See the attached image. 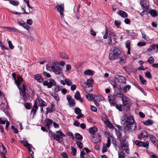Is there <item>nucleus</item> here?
<instances>
[{"label":"nucleus","instance_id":"15","mask_svg":"<svg viewBox=\"0 0 158 158\" xmlns=\"http://www.w3.org/2000/svg\"><path fill=\"white\" fill-rule=\"evenodd\" d=\"M122 100L123 102V106H125L126 104H128L129 102V99L126 96H122Z\"/></svg>","mask_w":158,"mask_h":158},{"label":"nucleus","instance_id":"50","mask_svg":"<svg viewBox=\"0 0 158 158\" xmlns=\"http://www.w3.org/2000/svg\"><path fill=\"white\" fill-rule=\"evenodd\" d=\"M75 112L77 114H79L81 113V110L78 107H76L75 109Z\"/></svg>","mask_w":158,"mask_h":158},{"label":"nucleus","instance_id":"21","mask_svg":"<svg viewBox=\"0 0 158 158\" xmlns=\"http://www.w3.org/2000/svg\"><path fill=\"white\" fill-rule=\"evenodd\" d=\"M74 97L76 99L79 100L81 102H83V100L80 97V94L79 91H77L76 92Z\"/></svg>","mask_w":158,"mask_h":158},{"label":"nucleus","instance_id":"43","mask_svg":"<svg viewBox=\"0 0 158 158\" xmlns=\"http://www.w3.org/2000/svg\"><path fill=\"white\" fill-rule=\"evenodd\" d=\"M76 144L77 146L80 148H82L83 147V144L82 142L80 141H77L76 142Z\"/></svg>","mask_w":158,"mask_h":158},{"label":"nucleus","instance_id":"10","mask_svg":"<svg viewBox=\"0 0 158 158\" xmlns=\"http://www.w3.org/2000/svg\"><path fill=\"white\" fill-rule=\"evenodd\" d=\"M35 102L37 105H38L39 106L41 107H43L46 106V102L39 98H37Z\"/></svg>","mask_w":158,"mask_h":158},{"label":"nucleus","instance_id":"1","mask_svg":"<svg viewBox=\"0 0 158 158\" xmlns=\"http://www.w3.org/2000/svg\"><path fill=\"white\" fill-rule=\"evenodd\" d=\"M121 120L125 132H132L136 129V126L132 116L123 115L122 117Z\"/></svg>","mask_w":158,"mask_h":158},{"label":"nucleus","instance_id":"34","mask_svg":"<svg viewBox=\"0 0 158 158\" xmlns=\"http://www.w3.org/2000/svg\"><path fill=\"white\" fill-rule=\"evenodd\" d=\"M126 60L125 56H123L119 58V62L121 64H123L125 63Z\"/></svg>","mask_w":158,"mask_h":158},{"label":"nucleus","instance_id":"61","mask_svg":"<svg viewBox=\"0 0 158 158\" xmlns=\"http://www.w3.org/2000/svg\"><path fill=\"white\" fill-rule=\"evenodd\" d=\"M91 110L94 112H96L97 111V108L94 106L91 105L90 106Z\"/></svg>","mask_w":158,"mask_h":158},{"label":"nucleus","instance_id":"46","mask_svg":"<svg viewBox=\"0 0 158 158\" xmlns=\"http://www.w3.org/2000/svg\"><path fill=\"white\" fill-rule=\"evenodd\" d=\"M109 34V30L107 29H106L105 33L104 35L103 36V38L104 39H106L108 36Z\"/></svg>","mask_w":158,"mask_h":158},{"label":"nucleus","instance_id":"54","mask_svg":"<svg viewBox=\"0 0 158 158\" xmlns=\"http://www.w3.org/2000/svg\"><path fill=\"white\" fill-rule=\"evenodd\" d=\"M61 87L59 86H57L55 87V91L56 92H57L60 90Z\"/></svg>","mask_w":158,"mask_h":158},{"label":"nucleus","instance_id":"40","mask_svg":"<svg viewBox=\"0 0 158 158\" xmlns=\"http://www.w3.org/2000/svg\"><path fill=\"white\" fill-rule=\"evenodd\" d=\"M66 84L68 86L70 85L72 83V81L69 79H66L64 80Z\"/></svg>","mask_w":158,"mask_h":158},{"label":"nucleus","instance_id":"2","mask_svg":"<svg viewBox=\"0 0 158 158\" xmlns=\"http://www.w3.org/2000/svg\"><path fill=\"white\" fill-rule=\"evenodd\" d=\"M12 76L13 77L15 82L16 83L17 86L20 90V94L23 96H25L26 88L25 86L22 83L23 82V79L20 76H18L17 80H16V74L15 73H13L12 74Z\"/></svg>","mask_w":158,"mask_h":158},{"label":"nucleus","instance_id":"63","mask_svg":"<svg viewBox=\"0 0 158 158\" xmlns=\"http://www.w3.org/2000/svg\"><path fill=\"white\" fill-rule=\"evenodd\" d=\"M130 42H129L128 41H127V42H126V43L125 44V45H126V47L127 48V49L131 48L130 47Z\"/></svg>","mask_w":158,"mask_h":158},{"label":"nucleus","instance_id":"20","mask_svg":"<svg viewBox=\"0 0 158 158\" xmlns=\"http://www.w3.org/2000/svg\"><path fill=\"white\" fill-rule=\"evenodd\" d=\"M149 137H150V139L152 141L153 143L155 145H157L158 143L157 139L155 137L153 136L152 135H149Z\"/></svg>","mask_w":158,"mask_h":158},{"label":"nucleus","instance_id":"48","mask_svg":"<svg viewBox=\"0 0 158 158\" xmlns=\"http://www.w3.org/2000/svg\"><path fill=\"white\" fill-rule=\"evenodd\" d=\"M145 76L148 78L151 79L152 78V76L150 72H147L145 73Z\"/></svg>","mask_w":158,"mask_h":158},{"label":"nucleus","instance_id":"5","mask_svg":"<svg viewBox=\"0 0 158 158\" xmlns=\"http://www.w3.org/2000/svg\"><path fill=\"white\" fill-rule=\"evenodd\" d=\"M58 63L56 61H53L51 64V69L52 71L56 75H60L62 73V70L60 67L57 66Z\"/></svg>","mask_w":158,"mask_h":158},{"label":"nucleus","instance_id":"38","mask_svg":"<svg viewBox=\"0 0 158 158\" xmlns=\"http://www.w3.org/2000/svg\"><path fill=\"white\" fill-rule=\"evenodd\" d=\"M156 48V45L153 44L150 45V47L148 48V51L149 52H151Z\"/></svg>","mask_w":158,"mask_h":158},{"label":"nucleus","instance_id":"4","mask_svg":"<svg viewBox=\"0 0 158 158\" xmlns=\"http://www.w3.org/2000/svg\"><path fill=\"white\" fill-rule=\"evenodd\" d=\"M109 59L111 60L117 59L119 55L121 53V51L118 48H112L109 51Z\"/></svg>","mask_w":158,"mask_h":158},{"label":"nucleus","instance_id":"16","mask_svg":"<svg viewBox=\"0 0 158 158\" xmlns=\"http://www.w3.org/2000/svg\"><path fill=\"white\" fill-rule=\"evenodd\" d=\"M52 121L51 119L47 118L45 120V126H46L49 130L50 126L52 124Z\"/></svg>","mask_w":158,"mask_h":158},{"label":"nucleus","instance_id":"29","mask_svg":"<svg viewBox=\"0 0 158 158\" xmlns=\"http://www.w3.org/2000/svg\"><path fill=\"white\" fill-rule=\"evenodd\" d=\"M84 74L85 75L92 76L94 74L93 71L90 70H87L84 72Z\"/></svg>","mask_w":158,"mask_h":158},{"label":"nucleus","instance_id":"26","mask_svg":"<svg viewBox=\"0 0 158 158\" xmlns=\"http://www.w3.org/2000/svg\"><path fill=\"white\" fill-rule=\"evenodd\" d=\"M86 97L87 99L89 100H95V95L93 94H88L86 95Z\"/></svg>","mask_w":158,"mask_h":158},{"label":"nucleus","instance_id":"58","mask_svg":"<svg viewBox=\"0 0 158 158\" xmlns=\"http://www.w3.org/2000/svg\"><path fill=\"white\" fill-rule=\"evenodd\" d=\"M61 155L63 158H68V157L67 154L66 153H61Z\"/></svg>","mask_w":158,"mask_h":158},{"label":"nucleus","instance_id":"41","mask_svg":"<svg viewBox=\"0 0 158 158\" xmlns=\"http://www.w3.org/2000/svg\"><path fill=\"white\" fill-rule=\"evenodd\" d=\"M154 61L155 59L153 57L151 56L149 58L148 62H149L150 64H152L154 62Z\"/></svg>","mask_w":158,"mask_h":158},{"label":"nucleus","instance_id":"47","mask_svg":"<svg viewBox=\"0 0 158 158\" xmlns=\"http://www.w3.org/2000/svg\"><path fill=\"white\" fill-rule=\"evenodd\" d=\"M146 43L143 42H139L137 44L138 46H143L146 45Z\"/></svg>","mask_w":158,"mask_h":158},{"label":"nucleus","instance_id":"17","mask_svg":"<svg viewBox=\"0 0 158 158\" xmlns=\"http://www.w3.org/2000/svg\"><path fill=\"white\" fill-rule=\"evenodd\" d=\"M18 24L21 26H22L23 28L28 30L30 27L27 26L25 23H24L23 20H21V21H19Z\"/></svg>","mask_w":158,"mask_h":158},{"label":"nucleus","instance_id":"9","mask_svg":"<svg viewBox=\"0 0 158 158\" xmlns=\"http://www.w3.org/2000/svg\"><path fill=\"white\" fill-rule=\"evenodd\" d=\"M149 135L148 133L145 130H143L140 134L138 135V138L139 140L142 139V138H148L149 137Z\"/></svg>","mask_w":158,"mask_h":158},{"label":"nucleus","instance_id":"53","mask_svg":"<svg viewBox=\"0 0 158 158\" xmlns=\"http://www.w3.org/2000/svg\"><path fill=\"white\" fill-rule=\"evenodd\" d=\"M114 24L117 27H118L121 24V22L120 20H115Z\"/></svg>","mask_w":158,"mask_h":158},{"label":"nucleus","instance_id":"37","mask_svg":"<svg viewBox=\"0 0 158 158\" xmlns=\"http://www.w3.org/2000/svg\"><path fill=\"white\" fill-rule=\"evenodd\" d=\"M9 1L10 3L12 4V5L15 6H18L19 4V2L18 1H15L14 0H9Z\"/></svg>","mask_w":158,"mask_h":158},{"label":"nucleus","instance_id":"44","mask_svg":"<svg viewBox=\"0 0 158 158\" xmlns=\"http://www.w3.org/2000/svg\"><path fill=\"white\" fill-rule=\"evenodd\" d=\"M71 149L72 150V151L71 152L72 155L75 156L76 155V153L77 152V150L76 149L73 147H71Z\"/></svg>","mask_w":158,"mask_h":158},{"label":"nucleus","instance_id":"8","mask_svg":"<svg viewBox=\"0 0 158 158\" xmlns=\"http://www.w3.org/2000/svg\"><path fill=\"white\" fill-rule=\"evenodd\" d=\"M135 144L140 147H143L148 149L149 146V142L148 141H146L144 142L143 141L136 140L135 141Z\"/></svg>","mask_w":158,"mask_h":158},{"label":"nucleus","instance_id":"62","mask_svg":"<svg viewBox=\"0 0 158 158\" xmlns=\"http://www.w3.org/2000/svg\"><path fill=\"white\" fill-rule=\"evenodd\" d=\"M90 34L91 35L94 36H95L96 35V32L94 31L93 29H91L90 31Z\"/></svg>","mask_w":158,"mask_h":158},{"label":"nucleus","instance_id":"51","mask_svg":"<svg viewBox=\"0 0 158 158\" xmlns=\"http://www.w3.org/2000/svg\"><path fill=\"white\" fill-rule=\"evenodd\" d=\"M60 55L62 58L67 59L68 57V56L64 53L63 52L60 53Z\"/></svg>","mask_w":158,"mask_h":158},{"label":"nucleus","instance_id":"31","mask_svg":"<svg viewBox=\"0 0 158 158\" xmlns=\"http://www.w3.org/2000/svg\"><path fill=\"white\" fill-rule=\"evenodd\" d=\"M51 95L57 102H59L60 99L58 95L57 94L55 93H53L51 94Z\"/></svg>","mask_w":158,"mask_h":158},{"label":"nucleus","instance_id":"55","mask_svg":"<svg viewBox=\"0 0 158 158\" xmlns=\"http://www.w3.org/2000/svg\"><path fill=\"white\" fill-rule=\"evenodd\" d=\"M25 107L27 109H30V104L29 103H26L24 105Z\"/></svg>","mask_w":158,"mask_h":158},{"label":"nucleus","instance_id":"45","mask_svg":"<svg viewBox=\"0 0 158 158\" xmlns=\"http://www.w3.org/2000/svg\"><path fill=\"white\" fill-rule=\"evenodd\" d=\"M102 119L105 123H107L109 122L107 117L106 115L104 116L103 117H102Z\"/></svg>","mask_w":158,"mask_h":158},{"label":"nucleus","instance_id":"7","mask_svg":"<svg viewBox=\"0 0 158 158\" xmlns=\"http://www.w3.org/2000/svg\"><path fill=\"white\" fill-rule=\"evenodd\" d=\"M56 84L55 81L51 78L49 79V82L47 81H45L43 83V85L44 86H47L49 88H51L52 86H56Z\"/></svg>","mask_w":158,"mask_h":158},{"label":"nucleus","instance_id":"3","mask_svg":"<svg viewBox=\"0 0 158 158\" xmlns=\"http://www.w3.org/2000/svg\"><path fill=\"white\" fill-rule=\"evenodd\" d=\"M49 135L51 137L60 143L63 141V138L65 136L61 130L57 131L56 133L53 132L52 131L49 130Z\"/></svg>","mask_w":158,"mask_h":158},{"label":"nucleus","instance_id":"23","mask_svg":"<svg viewBox=\"0 0 158 158\" xmlns=\"http://www.w3.org/2000/svg\"><path fill=\"white\" fill-rule=\"evenodd\" d=\"M98 131L97 128L95 127H90L89 130V132L93 135H94Z\"/></svg>","mask_w":158,"mask_h":158},{"label":"nucleus","instance_id":"60","mask_svg":"<svg viewBox=\"0 0 158 158\" xmlns=\"http://www.w3.org/2000/svg\"><path fill=\"white\" fill-rule=\"evenodd\" d=\"M85 155V153L84 151H81L80 155V158H85L84 157V155Z\"/></svg>","mask_w":158,"mask_h":158},{"label":"nucleus","instance_id":"13","mask_svg":"<svg viewBox=\"0 0 158 158\" xmlns=\"http://www.w3.org/2000/svg\"><path fill=\"white\" fill-rule=\"evenodd\" d=\"M126 33L128 36H131L133 39H135L137 36V35L133 31L130 32L128 30H125Z\"/></svg>","mask_w":158,"mask_h":158},{"label":"nucleus","instance_id":"30","mask_svg":"<svg viewBox=\"0 0 158 158\" xmlns=\"http://www.w3.org/2000/svg\"><path fill=\"white\" fill-rule=\"evenodd\" d=\"M154 123V122L151 120L148 119L145 122L143 123L146 126H149L152 125Z\"/></svg>","mask_w":158,"mask_h":158},{"label":"nucleus","instance_id":"42","mask_svg":"<svg viewBox=\"0 0 158 158\" xmlns=\"http://www.w3.org/2000/svg\"><path fill=\"white\" fill-rule=\"evenodd\" d=\"M82 138V136L79 133H77L75 135V138L78 140H81Z\"/></svg>","mask_w":158,"mask_h":158},{"label":"nucleus","instance_id":"28","mask_svg":"<svg viewBox=\"0 0 158 158\" xmlns=\"http://www.w3.org/2000/svg\"><path fill=\"white\" fill-rule=\"evenodd\" d=\"M119 15L122 17L125 18L127 17V13L124 11L120 10L119 12Z\"/></svg>","mask_w":158,"mask_h":158},{"label":"nucleus","instance_id":"6","mask_svg":"<svg viewBox=\"0 0 158 158\" xmlns=\"http://www.w3.org/2000/svg\"><path fill=\"white\" fill-rule=\"evenodd\" d=\"M57 11L60 13V16L62 19L64 17V3H61L60 4L57 5L55 8Z\"/></svg>","mask_w":158,"mask_h":158},{"label":"nucleus","instance_id":"57","mask_svg":"<svg viewBox=\"0 0 158 158\" xmlns=\"http://www.w3.org/2000/svg\"><path fill=\"white\" fill-rule=\"evenodd\" d=\"M43 74L47 77L49 78L51 77V75L49 73H47V72L44 71L43 72Z\"/></svg>","mask_w":158,"mask_h":158},{"label":"nucleus","instance_id":"14","mask_svg":"<svg viewBox=\"0 0 158 158\" xmlns=\"http://www.w3.org/2000/svg\"><path fill=\"white\" fill-rule=\"evenodd\" d=\"M115 78L118 79L119 81H121L123 84H126V80L125 77L120 75H117L115 76Z\"/></svg>","mask_w":158,"mask_h":158},{"label":"nucleus","instance_id":"33","mask_svg":"<svg viewBox=\"0 0 158 158\" xmlns=\"http://www.w3.org/2000/svg\"><path fill=\"white\" fill-rule=\"evenodd\" d=\"M95 100L100 102V101L104 100V98L102 97L98 96L96 95H95Z\"/></svg>","mask_w":158,"mask_h":158},{"label":"nucleus","instance_id":"12","mask_svg":"<svg viewBox=\"0 0 158 158\" xmlns=\"http://www.w3.org/2000/svg\"><path fill=\"white\" fill-rule=\"evenodd\" d=\"M67 99L68 101L69 105L71 106H74L76 103L75 100L72 98L71 96L68 95L67 96Z\"/></svg>","mask_w":158,"mask_h":158},{"label":"nucleus","instance_id":"25","mask_svg":"<svg viewBox=\"0 0 158 158\" xmlns=\"http://www.w3.org/2000/svg\"><path fill=\"white\" fill-rule=\"evenodd\" d=\"M84 90L86 93H89L92 91L93 90L92 86L85 87L84 88Z\"/></svg>","mask_w":158,"mask_h":158},{"label":"nucleus","instance_id":"49","mask_svg":"<svg viewBox=\"0 0 158 158\" xmlns=\"http://www.w3.org/2000/svg\"><path fill=\"white\" fill-rule=\"evenodd\" d=\"M54 110H53L52 108H47L46 114H47L48 113L52 112Z\"/></svg>","mask_w":158,"mask_h":158},{"label":"nucleus","instance_id":"56","mask_svg":"<svg viewBox=\"0 0 158 158\" xmlns=\"http://www.w3.org/2000/svg\"><path fill=\"white\" fill-rule=\"evenodd\" d=\"M8 44L10 48L11 49H13L14 48V46L12 44L11 41H8Z\"/></svg>","mask_w":158,"mask_h":158},{"label":"nucleus","instance_id":"19","mask_svg":"<svg viewBox=\"0 0 158 158\" xmlns=\"http://www.w3.org/2000/svg\"><path fill=\"white\" fill-rule=\"evenodd\" d=\"M118 139L120 144L124 143L125 142H127L126 140V137L125 136H122L121 135H120L118 137Z\"/></svg>","mask_w":158,"mask_h":158},{"label":"nucleus","instance_id":"24","mask_svg":"<svg viewBox=\"0 0 158 158\" xmlns=\"http://www.w3.org/2000/svg\"><path fill=\"white\" fill-rule=\"evenodd\" d=\"M35 78L40 82H42L43 81V79L41 76L40 75L38 74L36 75L34 77Z\"/></svg>","mask_w":158,"mask_h":158},{"label":"nucleus","instance_id":"32","mask_svg":"<svg viewBox=\"0 0 158 158\" xmlns=\"http://www.w3.org/2000/svg\"><path fill=\"white\" fill-rule=\"evenodd\" d=\"M151 15L155 17L158 15V13L156 10H152L149 12Z\"/></svg>","mask_w":158,"mask_h":158},{"label":"nucleus","instance_id":"59","mask_svg":"<svg viewBox=\"0 0 158 158\" xmlns=\"http://www.w3.org/2000/svg\"><path fill=\"white\" fill-rule=\"evenodd\" d=\"M11 128L13 130L15 134H17L18 132V130L17 128H15L13 126H11Z\"/></svg>","mask_w":158,"mask_h":158},{"label":"nucleus","instance_id":"52","mask_svg":"<svg viewBox=\"0 0 158 158\" xmlns=\"http://www.w3.org/2000/svg\"><path fill=\"white\" fill-rule=\"evenodd\" d=\"M142 37L144 39L148 41V37H146V34L143 32H141Z\"/></svg>","mask_w":158,"mask_h":158},{"label":"nucleus","instance_id":"18","mask_svg":"<svg viewBox=\"0 0 158 158\" xmlns=\"http://www.w3.org/2000/svg\"><path fill=\"white\" fill-rule=\"evenodd\" d=\"M38 108V105L35 102L33 107L31 111V113L33 115H34L35 114Z\"/></svg>","mask_w":158,"mask_h":158},{"label":"nucleus","instance_id":"64","mask_svg":"<svg viewBox=\"0 0 158 158\" xmlns=\"http://www.w3.org/2000/svg\"><path fill=\"white\" fill-rule=\"evenodd\" d=\"M118 158H124V154L123 153L121 152V154L118 152Z\"/></svg>","mask_w":158,"mask_h":158},{"label":"nucleus","instance_id":"35","mask_svg":"<svg viewBox=\"0 0 158 158\" xmlns=\"http://www.w3.org/2000/svg\"><path fill=\"white\" fill-rule=\"evenodd\" d=\"M140 5L141 6L145 9H147L148 8V6L147 5V4L144 2V1L142 0L140 1Z\"/></svg>","mask_w":158,"mask_h":158},{"label":"nucleus","instance_id":"11","mask_svg":"<svg viewBox=\"0 0 158 158\" xmlns=\"http://www.w3.org/2000/svg\"><path fill=\"white\" fill-rule=\"evenodd\" d=\"M120 146L122 149L125 151L127 153H129V148L128 142L120 144Z\"/></svg>","mask_w":158,"mask_h":158},{"label":"nucleus","instance_id":"27","mask_svg":"<svg viewBox=\"0 0 158 158\" xmlns=\"http://www.w3.org/2000/svg\"><path fill=\"white\" fill-rule=\"evenodd\" d=\"M94 81L93 79L92 78H90L88 79L87 81L85 82V83L87 86H92L91 85L93 83Z\"/></svg>","mask_w":158,"mask_h":158},{"label":"nucleus","instance_id":"36","mask_svg":"<svg viewBox=\"0 0 158 158\" xmlns=\"http://www.w3.org/2000/svg\"><path fill=\"white\" fill-rule=\"evenodd\" d=\"M139 79L141 83L143 84H146L147 83V81L144 79L142 76L141 75L139 76Z\"/></svg>","mask_w":158,"mask_h":158},{"label":"nucleus","instance_id":"22","mask_svg":"<svg viewBox=\"0 0 158 158\" xmlns=\"http://www.w3.org/2000/svg\"><path fill=\"white\" fill-rule=\"evenodd\" d=\"M92 141L94 143H98L100 141V136L99 135L96 138L94 136H92Z\"/></svg>","mask_w":158,"mask_h":158},{"label":"nucleus","instance_id":"39","mask_svg":"<svg viewBox=\"0 0 158 158\" xmlns=\"http://www.w3.org/2000/svg\"><path fill=\"white\" fill-rule=\"evenodd\" d=\"M131 88V86L129 85H127L124 86L123 88V90H124V92L125 93L126 92L127 90L130 89Z\"/></svg>","mask_w":158,"mask_h":158}]
</instances>
